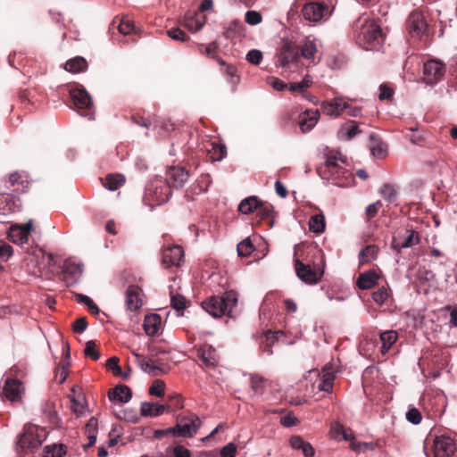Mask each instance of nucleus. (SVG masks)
Instances as JSON below:
<instances>
[{
	"mask_svg": "<svg viewBox=\"0 0 457 457\" xmlns=\"http://www.w3.org/2000/svg\"><path fill=\"white\" fill-rule=\"evenodd\" d=\"M349 166L345 156L331 151L326 155L325 162L317 168V172L322 179L337 187H347L354 181Z\"/></svg>",
	"mask_w": 457,
	"mask_h": 457,
	"instance_id": "obj_1",
	"label": "nucleus"
},
{
	"mask_svg": "<svg viewBox=\"0 0 457 457\" xmlns=\"http://www.w3.org/2000/svg\"><path fill=\"white\" fill-rule=\"evenodd\" d=\"M352 29L356 42L366 50H378L385 41L380 25L366 14L354 21Z\"/></svg>",
	"mask_w": 457,
	"mask_h": 457,
	"instance_id": "obj_2",
	"label": "nucleus"
},
{
	"mask_svg": "<svg viewBox=\"0 0 457 457\" xmlns=\"http://www.w3.org/2000/svg\"><path fill=\"white\" fill-rule=\"evenodd\" d=\"M201 425L200 418L195 413L187 411L177 417V423L174 427L156 430L154 436L161 438L166 435H177L183 438H191L196 435Z\"/></svg>",
	"mask_w": 457,
	"mask_h": 457,
	"instance_id": "obj_3",
	"label": "nucleus"
},
{
	"mask_svg": "<svg viewBox=\"0 0 457 457\" xmlns=\"http://www.w3.org/2000/svg\"><path fill=\"white\" fill-rule=\"evenodd\" d=\"M237 297L234 291H227L222 296H210L202 302V308L213 318L230 315L233 307L237 305Z\"/></svg>",
	"mask_w": 457,
	"mask_h": 457,
	"instance_id": "obj_4",
	"label": "nucleus"
},
{
	"mask_svg": "<svg viewBox=\"0 0 457 457\" xmlns=\"http://www.w3.org/2000/svg\"><path fill=\"white\" fill-rule=\"evenodd\" d=\"M276 58L278 67L284 71L295 72L300 61L299 47L289 39H282Z\"/></svg>",
	"mask_w": 457,
	"mask_h": 457,
	"instance_id": "obj_5",
	"label": "nucleus"
},
{
	"mask_svg": "<svg viewBox=\"0 0 457 457\" xmlns=\"http://www.w3.org/2000/svg\"><path fill=\"white\" fill-rule=\"evenodd\" d=\"M171 186L162 179H154L145 189V200L152 205L166 204L171 196Z\"/></svg>",
	"mask_w": 457,
	"mask_h": 457,
	"instance_id": "obj_6",
	"label": "nucleus"
},
{
	"mask_svg": "<svg viewBox=\"0 0 457 457\" xmlns=\"http://www.w3.org/2000/svg\"><path fill=\"white\" fill-rule=\"evenodd\" d=\"M71 103L80 115L88 120L94 119V104L88 92L80 85H74L69 89Z\"/></svg>",
	"mask_w": 457,
	"mask_h": 457,
	"instance_id": "obj_7",
	"label": "nucleus"
},
{
	"mask_svg": "<svg viewBox=\"0 0 457 457\" xmlns=\"http://www.w3.org/2000/svg\"><path fill=\"white\" fill-rule=\"evenodd\" d=\"M330 14L329 6L324 2H310L302 8L303 19L310 23H318L328 18Z\"/></svg>",
	"mask_w": 457,
	"mask_h": 457,
	"instance_id": "obj_8",
	"label": "nucleus"
},
{
	"mask_svg": "<svg viewBox=\"0 0 457 457\" xmlns=\"http://www.w3.org/2000/svg\"><path fill=\"white\" fill-rule=\"evenodd\" d=\"M445 73V65L436 60H429L423 65V79L428 85L438 82Z\"/></svg>",
	"mask_w": 457,
	"mask_h": 457,
	"instance_id": "obj_9",
	"label": "nucleus"
},
{
	"mask_svg": "<svg viewBox=\"0 0 457 457\" xmlns=\"http://www.w3.org/2000/svg\"><path fill=\"white\" fill-rule=\"evenodd\" d=\"M184 262V250L180 245H172L163 248L162 252V264L164 268L179 267Z\"/></svg>",
	"mask_w": 457,
	"mask_h": 457,
	"instance_id": "obj_10",
	"label": "nucleus"
},
{
	"mask_svg": "<svg viewBox=\"0 0 457 457\" xmlns=\"http://www.w3.org/2000/svg\"><path fill=\"white\" fill-rule=\"evenodd\" d=\"M83 272V267L80 263L66 261L62 267V276L67 287L77 284Z\"/></svg>",
	"mask_w": 457,
	"mask_h": 457,
	"instance_id": "obj_11",
	"label": "nucleus"
},
{
	"mask_svg": "<svg viewBox=\"0 0 457 457\" xmlns=\"http://www.w3.org/2000/svg\"><path fill=\"white\" fill-rule=\"evenodd\" d=\"M24 387L18 378H7L3 386V395L11 402H18L21 399Z\"/></svg>",
	"mask_w": 457,
	"mask_h": 457,
	"instance_id": "obj_12",
	"label": "nucleus"
},
{
	"mask_svg": "<svg viewBox=\"0 0 457 457\" xmlns=\"http://www.w3.org/2000/svg\"><path fill=\"white\" fill-rule=\"evenodd\" d=\"M32 230V220H29L22 225H12L10 228L9 237L14 244L23 245L28 242L29 236Z\"/></svg>",
	"mask_w": 457,
	"mask_h": 457,
	"instance_id": "obj_13",
	"label": "nucleus"
},
{
	"mask_svg": "<svg viewBox=\"0 0 457 457\" xmlns=\"http://www.w3.org/2000/svg\"><path fill=\"white\" fill-rule=\"evenodd\" d=\"M455 444L453 438L447 436H437L434 444L435 457H452L455 452Z\"/></svg>",
	"mask_w": 457,
	"mask_h": 457,
	"instance_id": "obj_14",
	"label": "nucleus"
},
{
	"mask_svg": "<svg viewBox=\"0 0 457 457\" xmlns=\"http://www.w3.org/2000/svg\"><path fill=\"white\" fill-rule=\"evenodd\" d=\"M205 16L197 12L187 11L181 21L180 24L187 28L191 33H196L200 31L205 23Z\"/></svg>",
	"mask_w": 457,
	"mask_h": 457,
	"instance_id": "obj_15",
	"label": "nucleus"
},
{
	"mask_svg": "<svg viewBox=\"0 0 457 457\" xmlns=\"http://www.w3.org/2000/svg\"><path fill=\"white\" fill-rule=\"evenodd\" d=\"M166 175L167 178L165 180L171 186V187L174 188L182 187L189 179L188 171L185 168L179 166L170 167L167 170Z\"/></svg>",
	"mask_w": 457,
	"mask_h": 457,
	"instance_id": "obj_16",
	"label": "nucleus"
},
{
	"mask_svg": "<svg viewBox=\"0 0 457 457\" xmlns=\"http://www.w3.org/2000/svg\"><path fill=\"white\" fill-rule=\"evenodd\" d=\"M301 55L313 64H317L320 61V57L317 56L318 45L317 39L311 36L306 37L300 46Z\"/></svg>",
	"mask_w": 457,
	"mask_h": 457,
	"instance_id": "obj_17",
	"label": "nucleus"
},
{
	"mask_svg": "<svg viewBox=\"0 0 457 457\" xmlns=\"http://www.w3.org/2000/svg\"><path fill=\"white\" fill-rule=\"evenodd\" d=\"M320 107L324 114L337 118L343 113L345 108H347V100L343 97H334L330 101L322 102Z\"/></svg>",
	"mask_w": 457,
	"mask_h": 457,
	"instance_id": "obj_18",
	"label": "nucleus"
},
{
	"mask_svg": "<svg viewBox=\"0 0 457 457\" xmlns=\"http://www.w3.org/2000/svg\"><path fill=\"white\" fill-rule=\"evenodd\" d=\"M427 27V21L421 13L413 12L410 14L407 20V28L411 37L422 36Z\"/></svg>",
	"mask_w": 457,
	"mask_h": 457,
	"instance_id": "obj_19",
	"label": "nucleus"
},
{
	"mask_svg": "<svg viewBox=\"0 0 457 457\" xmlns=\"http://www.w3.org/2000/svg\"><path fill=\"white\" fill-rule=\"evenodd\" d=\"M295 264L296 275L302 281L307 284H316L320 281V277L310 265L304 264L298 259L295 261Z\"/></svg>",
	"mask_w": 457,
	"mask_h": 457,
	"instance_id": "obj_20",
	"label": "nucleus"
},
{
	"mask_svg": "<svg viewBox=\"0 0 457 457\" xmlns=\"http://www.w3.org/2000/svg\"><path fill=\"white\" fill-rule=\"evenodd\" d=\"M406 233L407 236H398L393 239V249L401 251L402 249L409 248L420 243V237L418 232L413 229H407Z\"/></svg>",
	"mask_w": 457,
	"mask_h": 457,
	"instance_id": "obj_21",
	"label": "nucleus"
},
{
	"mask_svg": "<svg viewBox=\"0 0 457 457\" xmlns=\"http://www.w3.org/2000/svg\"><path fill=\"white\" fill-rule=\"evenodd\" d=\"M140 294L141 289L139 287L135 285L129 286L125 294V305L128 311H137L143 305Z\"/></svg>",
	"mask_w": 457,
	"mask_h": 457,
	"instance_id": "obj_22",
	"label": "nucleus"
},
{
	"mask_svg": "<svg viewBox=\"0 0 457 457\" xmlns=\"http://www.w3.org/2000/svg\"><path fill=\"white\" fill-rule=\"evenodd\" d=\"M369 148L371 154L377 159H384L388 153L387 144L375 133H371L369 137Z\"/></svg>",
	"mask_w": 457,
	"mask_h": 457,
	"instance_id": "obj_23",
	"label": "nucleus"
},
{
	"mask_svg": "<svg viewBox=\"0 0 457 457\" xmlns=\"http://www.w3.org/2000/svg\"><path fill=\"white\" fill-rule=\"evenodd\" d=\"M320 119V111L318 109L315 110H307L303 112L300 115L299 127L300 129L303 132H310L317 124Z\"/></svg>",
	"mask_w": 457,
	"mask_h": 457,
	"instance_id": "obj_24",
	"label": "nucleus"
},
{
	"mask_svg": "<svg viewBox=\"0 0 457 457\" xmlns=\"http://www.w3.org/2000/svg\"><path fill=\"white\" fill-rule=\"evenodd\" d=\"M197 356L206 368H213L218 364V355L212 345H204L198 349Z\"/></svg>",
	"mask_w": 457,
	"mask_h": 457,
	"instance_id": "obj_25",
	"label": "nucleus"
},
{
	"mask_svg": "<svg viewBox=\"0 0 457 457\" xmlns=\"http://www.w3.org/2000/svg\"><path fill=\"white\" fill-rule=\"evenodd\" d=\"M108 397L111 402L127 403L132 397V392L129 386L118 385L109 392Z\"/></svg>",
	"mask_w": 457,
	"mask_h": 457,
	"instance_id": "obj_26",
	"label": "nucleus"
},
{
	"mask_svg": "<svg viewBox=\"0 0 457 457\" xmlns=\"http://www.w3.org/2000/svg\"><path fill=\"white\" fill-rule=\"evenodd\" d=\"M162 326V318L157 313L147 314L144 320V329L147 336L154 337L160 330Z\"/></svg>",
	"mask_w": 457,
	"mask_h": 457,
	"instance_id": "obj_27",
	"label": "nucleus"
},
{
	"mask_svg": "<svg viewBox=\"0 0 457 457\" xmlns=\"http://www.w3.org/2000/svg\"><path fill=\"white\" fill-rule=\"evenodd\" d=\"M290 446L294 450L301 451L304 457H314L315 450L312 445L303 440L300 436H293L289 440Z\"/></svg>",
	"mask_w": 457,
	"mask_h": 457,
	"instance_id": "obj_28",
	"label": "nucleus"
},
{
	"mask_svg": "<svg viewBox=\"0 0 457 457\" xmlns=\"http://www.w3.org/2000/svg\"><path fill=\"white\" fill-rule=\"evenodd\" d=\"M335 380V375L331 367L326 365L322 370V375L320 378L318 388L320 391L331 393L333 390V382Z\"/></svg>",
	"mask_w": 457,
	"mask_h": 457,
	"instance_id": "obj_29",
	"label": "nucleus"
},
{
	"mask_svg": "<svg viewBox=\"0 0 457 457\" xmlns=\"http://www.w3.org/2000/svg\"><path fill=\"white\" fill-rule=\"evenodd\" d=\"M277 334L278 332L268 330L260 339V349L268 356L273 353L272 346L278 342Z\"/></svg>",
	"mask_w": 457,
	"mask_h": 457,
	"instance_id": "obj_30",
	"label": "nucleus"
},
{
	"mask_svg": "<svg viewBox=\"0 0 457 457\" xmlns=\"http://www.w3.org/2000/svg\"><path fill=\"white\" fill-rule=\"evenodd\" d=\"M133 355L136 358L137 363L144 372L151 376L158 375V371H160L161 370L154 364V362L151 359H148L145 356L137 353H134Z\"/></svg>",
	"mask_w": 457,
	"mask_h": 457,
	"instance_id": "obj_31",
	"label": "nucleus"
},
{
	"mask_svg": "<svg viewBox=\"0 0 457 457\" xmlns=\"http://www.w3.org/2000/svg\"><path fill=\"white\" fill-rule=\"evenodd\" d=\"M378 278L374 270H368L361 273L357 279V286L360 289L366 290L372 288Z\"/></svg>",
	"mask_w": 457,
	"mask_h": 457,
	"instance_id": "obj_32",
	"label": "nucleus"
},
{
	"mask_svg": "<svg viewBox=\"0 0 457 457\" xmlns=\"http://www.w3.org/2000/svg\"><path fill=\"white\" fill-rule=\"evenodd\" d=\"M165 411V406L162 404L144 402L141 403L140 412L145 417H158Z\"/></svg>",
	"mask_w": 457,
	"mask_h": 457,
	"instance_id": "obj_33",
	"label": "nucleus"
},
{
	"mask_svg": "<svg viewBox=\"0 0 457 457\" xmlns=\"http://www.w3.org/2000/svg\"><path fill=\"white\" fill-rule=\"evenodd\" d=\"M64 68L67 71L78 73L84 71L87 68V62L85 58L77 56L68 60Z\"/></svg>",
	"mask_w": 457,
	"mask_h": 457,
	"instance_id": "obj_34",
	"label": "nucleus"
},
{
	"mask_svg": "<svg viewBox=\"0 0 457 457\" xmlns=\"http://www.w3.org/2000/svg\"><path fill=\"white\" fill-rule=\"evenodd\" d=\"M379 249L375 245H369L363 248L358 255L359 262L361 264H365L372 262L378 257Z\"/></svg>",
	"mask_w": 457,
	"mask_h": 457,
	"instance_id": "obj_35",
	"label": "nucleus"
},
{
	"mask_svg": "<svg viewBox=\"0 0 457 457\" xmlns=\"http://www.w3.org/2000/svg\"><path fill=\"white\" fill-rule=\"evenodd\" d=\"M361 132V130L359 129L358 122L355 120H348L341 126L339 130V134L345 137L347 140L353 139Z\"/></svg>",
	"mask_w": 457,
	"mask_h": 457,
	"instance_id": "obj_36",
	"label": "nucleus"
},
{
	"mask_svg": "<svg viewBox=\"0 0 457 457\" xmlns=\"http://www.w3.org/2000/svg\"><path fill=\"white\" fill-rule=\"evenodd\" d=\"M260 200L257 196L252 195L243 199L238 204V211L243 214H250L256 211Z\"/></svg>",
	"mask_w": 457,
	"mask_h": 457,
	"instance_id": "obj_37",
	"label": "nucleus"
},
{
	"mask_svg": "<svg viewBox=\"0 0 457 457\" xmlns=\"http://www.w3.org/2000/svg\"><path fill=\"white\" fill-rule=\"evenodd\" d=\"M326 221L322 212L311 216L309 220V229L316 234H320L325 230Z\"/></svg>",
	"mask_w": 457,
	"mask_h": 457,
	"instance_id": "obj_38",
	"label": "nucleus"
},
{
	"mask_svg": "<svg viewBox=\"0 0 457 457\" xmlns=\"http://www.w3.org/2000/svg\"><path fill=\"white\" fill-rule=\"evenodd\" d=\"M397 340V333L394 330L385 331L380 334L382 343L381 353L386 354Z\"/></svg>",
	"mask_w": 457,
	"mask_h": 457,
	"instance_id": "obj_39",
	"label": "nucleus"
},
{
	"mask_svg": "<svg viewBox=\"0 0 457 457\" xmlns=\"http://www.w3.org/2000/svg\"><path fill=\"white\" fill-rule=\"evenodd\" d=\"M125 183V177L121 174H109L105 177L104 186L110 191H115Z\"/></svg>",
	"mask_w": 457,
	"mask_h": 457,
	"instance_id": "obj_40",
	"label": "nucleus"
},
{
	"mask_svg": "<svg viewBox=\"0 0 457 457\" xmlns=\"http://www.w3.org/2000/svg\"><path fill=\"white\" fill-rule=\"evenodd\" d=\"M46 457H63L66 454V446L62 444H54L45 446Z\"/></svg>",
	"mask_w": 457,
	"mask_h": 457,
	"instance_id": "obj_41",
	"label": "nucleus"
},
{
	"mask_svg": "<svg viewBox=\"0 0 457 457\" xmlns=\"http://www.w3.org/2000/svg\"><path fill=\"white\" fill-rule=\"evenodd\" d=\"M170 306L177 312H183L187 307L186 297L180 294H171Z\"/></svg>",
	"mask_w": 457,
	"mask_h": 457,
	"instance_id": "obj_42",
	"label": "nucleus"
},
{
	"mask_svg": "<svg viewBox=\"0 0 457 457\" xmlns=\"http://www.w3.org/2000/svg\"><path fill=\"white\" fill-rule=\"evenodd\" d=\"M217 62L220 63V65L221 66L222 68V71L230 77V82L233 84V85H236L239 79L238 77L236 75V72H237V70L235 68V66L231 65V64H228L226 62H224L221 58H217Z\"/></svg>",
	"mask_w": 457,
	"mask_h": 457,
	"instance_id": "obj_43",
	"label": "nucleus"
},
{
	"mask_svg": "<svg viewBox=\"0 0 457 457\" xmlns=\"http://www.w3.org/2000/svg\"><path fill=\"white\" fill-rule=\"evenodd\" d=\"M381 196L388 203H394L397 198V190L394 185L385 184L380 190Z\"/></svg>",
	"mask_w": 457,
	"mask_h": 457,
	"instance_id": "obj_44",
	"label": "nucleus"
},
{
	"mask_svg": "<svg viewBox=\"0 0 457 457\" xmlns=\"http://www.w3.org/2000/svg\"><path fill=\"white\" fill-rule=\"evenodd\" d=\"M237 250L239 256L247 257L253 252L254 245L250 238H245L237 245Z\"/></svg>",
	"mask_w": 457,
	"mask_h": 457,
	"instance_id": "obj_45",
	"label": "nucleus"
},
{
	"mask_svg": "<svg viewBox=\"0 0 457 457\" xmlns=\"http://www.w3.org/2000/svg\"><path fill=\"white\" fill-rule=\"evenodd\" d=\"M255 212L260 220L267 219L271 216L273 212V206L270 204L260 201Z\"/></svg>",
	"mask_w": 457,
	"mask_h": 457,
	"instance_id": "obj_46",
	"label": "nucleus"
},
{
	"mask_svg": "<svg viewBox=\"0 0 457 457\" xmlns=\"http://www.w3.org/2000/svg\"><path fill=\"white\" fill-rule=\"evenodd\" d=\"M167 35L175 41L186 42L189 37L179 27L171 28L167 31Z\"/></svg>",
	"mask_w": 457,
	"mask_h": 457,
	"instance_id": "obj_47",
	"label": "nucleus"
},
{
	"mask_svg": "<svg viewBox=\"0 0 457 457\" xmlns=\"http://www.w3.org/2000/svg\"><path fill=\"white\" fill-rule=\"evenodd\" d=\"M84 354L86 357L91 358L94 361H97L100 358V353L96 349L95 341L89 340L86 343Z\"/></svg>",
	"mask_w": 457,
	"mask_h": 457,
	"instance_id": "obj_48",
	"label": "nucleus"
},
{
	"mask_svg": "<svg viewBox=\"0 0 457 457\" xmlns=\"http://www.w3.org/2000/svg\"><path fill=\"white\" fill-rule=\"evenodd\" d=\"M117 29L120 32V34H122L124 36L129 35L132 33L135 29L134 22L129 19L120 20V23L117 26Z\"/></svg>",
	"mask_w": 457,
	"mask_h": 457,
	"instance_id": "obj_49",
	"label": "nucleus"
},
{
	"mask_svg": "<svg viewBox=\"0 0 457 457\" xmlns=\"http://www.w3.org/2000/svg\"><path fill=\"white\" fill-rule=\"evenodd\" d=\"M165 383L162 380L156 379L154 381L149 388V393L152 395L162 397L164 395Z\"/></svg>",
	"mask_w": 457,
	"mask_h": 457,
	"instance_id": "obj_50",
	"label": "nucleus"
},
{
	"mask_svg": "<svg viewBox=\"0 0 457 457\" xmlns=\"http://www.w3.org/2000/svg\"><path fill=\"white\" fill-rule=\"evenodd\" d=\"M388 297L387 289L385 287H380L377 291L373 292L372 299L379 305H382Z\"/></svg>",
	"mask_w": 457,
	"mask_h": 457,
	"instance_id": "obj_51",
	"label": "nucleus"
},
{
	"mask_svg": "<svg viewBox=\"0 0 457 457\" xmlns=\"http://www.w3.org/2000/svg\"><path fill=\"white\" fill-rule=\"evenodd\" d=\"M406 419L411 424L418 425L420 423L422 416L420 411L417 408L412 407L410 408L406 412Z\"/></svg>",
	"mask_w": 457,
	"mask_h": 457,
	"instance_id": "obj_52",
	"label": "nucleus"
},
{
	"mask_svg": "<svg viewBox=\"0 0 457 457\" xmlns=\"http://www.w3.org/2000/svg\"><path fill=\"white\" fill-rule=\"evenodd\" d=\"M12 254V246L5 241L0 240V262H6Z\"/></svg>",
	"mask_w": 457,
	"mask_h": 457,
	"instance_id": "obj_53",
	"label": "nucleus"
},
{
	"mask_svg": "<svg viewBox=\"0 0 457 457\" xmlns=\"http://www.w3.org/2000/svg\"><path fill=\"white\" fill-rule=\"evenodd\" d=\"M262 57V53L260 50L252 49L246 54L245 59L249 63L258 65Z\"/></svg>",
	"mask_w": 457,
	"mask_h": 457,
	"instance_id": "obj_54",
	"label": "nucleus"
},
{
	"mask_svg": "<svg viewBox=\"0 0 457 457\" xmlns=\"http://www.w3.org/2000/svg\"><path fill=\"white\" fill-rule=\"evenodd\" d=\"M245 22L249 25H257L262 22V15L256 11H247L245 15Z\"/></svg>",
	"mask_w": 457,
	"mask_h": 457,
	"instance_id": "obj_55",
	"label": "nucleus"
},
{
	"mask_svg": "<svg viewBox=\"0 0 457 457\" xmlns=\"http://www.w3.org/2000/svg\"><path fill=\"white\" fill-rule=\"evenodd\" d=\"M381 206L382 204L380 201L369 204L365 209V215L367 220H370L372 218H374L378 214Z\"/></svg>",
	"mask_w": 457,
	"mask_h": 457,
	"instance_id": "obj_56",
	"label": "nucleus"
},
{
	"mask_svg": "<svg viewBox=\"0 0 457 457\" xmlns=\"http://www.w3.org/2000/svg\"><path fill=\"white\" fill-rule=\"evenodd\" d=\"M106 367L108 370H112L114 376H118L121 374V369L119 365V358L118 357H111L106 361Z\"/></svg>",
	"mask_w": 457,
	"mask_h": 457,
	"instance_id": "obj_57",
	"label": "nucleus"
},
{
	"mask_svg": "<svg viewBox=\"0 0 457 457\" xmlns=\"http://www.w3.org/2000/svg\"><path fill=\"white\" fill-rule=\"evenodd\" d=\"M393 95H394V90L390 87H388L386 84L380 85L379 94H378V99L380 101L390 100V99H392Z\"/></svg>",
	"mask_w": 457,
	"mask_h": 457,
	"instance_id": "obj_58",
	"label": "nucleus"
},
{
	"mask_svg": "<svg viewBox=\"0 0 457 457\" xmlns=\"http://www.w3.org/2000/svg\"><path fill=\"white\" fill-rule=\"evenodd\" d=\"M216 48L215 44H210L209 46H205L204 44L198 45V50L208 55L209 57L214 59L217 61V58H220L218 55L215 54L214 49Z\"/></svg>",
	"mask_w": 457,
	"mask_h": 457,
	"instance_id": "obj_59",
	"label": "nucleus"
},
{
	"mask_svg": "<svg viewBox=\"0 0 457 457\" xmlns=\"http://www.w3.org/2000/svg\"><path fill=\"white\" fill-rule=\"evenodd\" d=\"M344 432H345V428L340 422L335 421L331 424L330 434L334 439H337V440L339 439L341 435Z\"/></svg>",
	"mask_w": 457,
	"mask_h": 457,
	"instance_id": "obj_60",
	"label": "nucleus"
},
{
	"mask_svg": "<svg viewBox=\"0 0 457 457\" xmlns=\"http://www.w3.org/2000/svg\"><path fill=\"white\" fill-rule=\"evenodd\" d=\"M298 420L292 413H288L280 418V424L286 428H290L297 425Z\"/></svg>",
	"mask_w": 457,
	"mask_h": 457,
	"instance_id": "obj_61",
	"label": "nucleus"
},
{
	"mask_svg": "<svg viewBox=\"0 0 457 457\" xmlns=\"http://www.w3.org/2000/svg\"><path fill=\"white\" fill-rule=\"evenodd\" d=\"M237 447L233 443H228L220 450L221 457H236Z\"/></svg>",
	"mask_w": 457,
	"mask_h": 457,
	"instance_id": "obj_62",
	"label": "nucleus"
},
{
	"mask_svg": "<svg viewBox=\"0 0 457 457\" xmlns=\"http://www.w3.org/2000/svg\"><path fill=\"white\" fill-rule=\"evenodd\" d=\"M269 83L272 88L279 92L285 90L287 87V85L284 81L275 77L270 78Z\"/></svg>",
	"mask_w": 457,
	"mask_h": 457,
	"instance_id": "obj_63",
	"label": "nucleus"
},
{
	"mask_svg": "<svg viewBox=\"0 0 457 457\" xmlns=\"http://www.w3.org/2000/svg\"><path fill=\"white\" fill-rule=\"evenodd\" d=\"M87 328V322L85 317L79 318L73 324V330L76 333H82Z\"/></svg>",
	"mask_w": 457,
	"mask_h": 457,
	"instance_id": "obj_64",
	"label": "nucleus"
}]
</instances>
